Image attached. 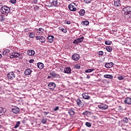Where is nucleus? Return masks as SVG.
<instances>
[{"mask_svg": "<svg viewBox=\"0 0 131 131\" xmlns=\"http://www.w3.org/2000/svg\"><path fill=\"white\" fill-rule=\"evenodd\" d=\"M114 5L115 7H121L120 0H115Z\"/></svg>", "mask_w": 131, "mask_h": 131, "instance_id": "4468645a", "label": "nucleus"}, {"mask_svg": "<svg viewBox=\"0 0 131 131\" xmlns=\"http://www.w3.org/2000/svg\"><path fill=\"white\" fill-rule=\"evenodd\" d=\"M113 65H114L113 62H108L105 63V67L106 68H111L112 67H113Z\"/></svg>", "mask_w": 131, "mask_h": 131, "instance_id": "6ab92c4d", "label": "nucleus"}, {"mask_svg": "<svg viewBox=\"0 0 131 131\" xmlns=\"http://www.w3.org/2000/svg\"><path fill=\"white\" fill-rule=\"evenodd\" d=\"M88 114H89V113L88 111H85L83 113H82V115H88Z\"/></svg>", "mask_w": 131, "mask_h": 131, "instance_id": "49530a36", "label": "nucleus"}, {"mask_svg": "<svg viewBox=\"0 0 131 131\" xmlns=\"http://www.w3.org/2000/svg\"><path fill=\"white\" fill-rule=\"evenodd\" d=\"M7 77L9 79L13 80L15 77H16V75L13 72H10L7 74Z\"/></svg>", "mask_w": 131, "mask_h": 131, "instance_id": "6e6552de", "label": "nucleus"}, {"mask_svg": "<svg viewBox=\"0 0 131 131\" xmlns=\"http://www.w3.org/2000/svg\"><path fill=\"white\" fill-rule=\"evenodd\" d=\"M16 0H10V3L11 4H16Z\"/></svg>", "mask_w": 131, "mask_h": 131, "instance_id": "c03bdc74", "label": "nucleus"}, {"mask_svg": "<svg viewBox=\"0 0 131 131\" xmlns=\"http://www.w3.org/2000/svg\"><path fill=\"white\" fill-rule=\"evenodd\" d=\"M54 38V36H49L48 37V41L51 43L53 42Z\"/></svg>", "mask_w": 131, "mask_h": 131, "instance_id": "b1692460", "label": "nucleus"}, {"mask_svg": "<svg viewBox=\"0 0 131 131\" xmlns=\"http://www.w3.org/2000/svg\"><path fill=\"white\" fill-rule=\"evenodd\" d=\"M32 3H34V4H37V0H33Z\"/></svg>", "mask_w": 131, "mask_h": 131, "instance_id": "3c124183", "label": "nucleus"}, {"mask_svg": "<svg viewBox=\"0 0 131 131\" xmlns=\"http://www.w3.org/2000/svg\"><path fill=\"white\" fill-rule=\"evenodd\" d=\"M30 30L29 28L25 29V32H29Z\"/></svg>", "mask_w": 131, "mask_h": 131, "instance_id": "de8ad7c7", "label": "nucleus"}, {"mask_svg": "<svg viewBox=\"0 0 131 131\" xmlns=\"http://www.w3.org/2000/svg\"><path fill=\"white\" fill-rule=\"evenodd\" d=\"M50 77H51V76H49L48 77V78H50Z\"/></svg>", "mask_w": 131, "mask_h": 131, "instance_id": "bf43d9fd", "label": "nucleus"}, {"mask_svg": "<svg viewBox=\"0 0 131 131\" xmlns=\"http://www.w3.org/2000/svg\"><path fill=\"white\" fill-rule=\"evenodd\" d=\"M118 79H119V80H123V79H124V77L122 75L119 76L118 77Z\"/></svg>", "mask_w": 131, "mask_h": 131, "instance_id": "f704fd0d", "label": "nucleus"}, {"mask_svg": "<svg viewBox=\"0 0 131 131\" xmlns=\"http://www.w3.org/2000/svg\"><path fill=\"white\" fill-rule=\"evenodd\" d=\"M36 40H39L41 43H43L44 42H46V38H45V37L42 36H36Z\"/></svg>", "mask_w": 131, "mask_h": 131, "instance_id": "423d86ee", "label": "nucleus"}, {"mask_svg": "<svg viewBox=\"0 0 131 131\" xmlns=\"http://www.w3.org/2000/svg\"><path fill=\"white\" fill-rule=\"evenodd\" d=\"M33 62H34V60L33 59H31L29 61V63H33Z\"/></svg>", "mask_w": 131, "mask_h": 131, "instance_id": "603ef678", "label": "nucleus"}, {"mask_svg": "<svg viewBox=\"0 0 131 131\" xmlns=\"http://www.w3.org/2000/svg\"><path fill=\"white\" fill-rule=\"evenodd\" d=\"M122 15L123 17L126 19H130L131 18V7H127L124 8L122 11Z\"/></svg>", "mask_w": 131, "mask_h": 131, "instance_id": "f257e3e1", "label": "nucleus"}, {"mask_svg": "<svg viewBox=\"0 0 131 131\" xmlns=\"http://www.w3.org/2000/svg\"><path fill=\"white\" fill-rule=\"evenodd\" d=\"M50 75H51V76H53V77H57V74L55 72L51 73Z\"/></svg>", "mask_w": 131, "mask_h": 131, "instance_id": "473e14b6", "label": "nucleus"}, {"mask_svg": "<svg viewBox=\"0 0 131 131\" xmlns=\"http://www.w3.org/2000/svg\"><path fill=\"white\" fill-rule=\"evenodd\" d=\"M0 58H2V54H0Z\"/></svg>", "mask_w": 131, "mask_h": 131, "instance_id": "052dcab7", "label": "nucleus"}, {"mask_svg": "<svg viewBox=\"0 0 131 131\" xmlns=\"http://www.w3.org/2000/svg\"><path fill=\"white\" fill-rule=\"evenodd\" d=\"M76 102L78 107H83L85 104V102L83 101V100L80 99L79 98L77 99Z\"/></svg>", "mask_w": 131, "mask_h": 131, "instance_id": "20e7f679", "label": "nucleus"}, {"mask_svg": "<svg viewBox=\"0 0 131 131\" xmlns=\"http://www.w3.org/2000/svg\"><path fill=\"white\" fill-rule=\"evenodd\" d=\"M48 88L50 90H54L56 88V83L54 82H50L48 85Z\"/></svg>", "mask_w": 131, "mask_h": 131, "instance_id": "f8f14e48", "label": "nucleus"}, {"mask_svg": "<svg viewBox=\"0 0 131 131\" xmlns=\"http://www.w3.org/2000/svg\"><path fill=\"white\" fill-rule=\"evenodd\" d=\"M11 12V9L8 6H4L1 8V13L4 15H7Z\"/></svg>", "mask_w": 131, "mask_h": 131, "instance_id": "f03ea898", "label": "nucleus"}, {"mask_svg": "<svg viewBox=\"0 0 131 131\" xmlns=\"http://www.w3.org/2000/svg\"><path fill=\"white\" fill-rule=\"evenodd\" d=\"M83 39H84V37L82 36L81 38L74 40L73 41V43L74 45H78L79 42H82L83 41Z\"/></svg>", "mask_w": 131, "mask_h": 131, "instance_id": "0eeeda50", "label": "nucleus"}, {"mask_svg": "<svg viewBox=\"0 0 131 131\" xmlns=\"http://www.w3.org/2000/svg\"><path fill=\"white\" fill-rule=\"evenodd\" d=\"M61 31H62L64 33H66L67 32V30L66 29H62Z\"/></svg>", "mask_w": 131, "mask_h": 131, "instance_id": "a18cd8bd", "label": "nucleus"}, {"mask_svg": "<svg viewBox=\"0 0 131 131\" xmlns=\"http://www.w3.org/2000/svg\"><path fill=\"white\" fill-rule=\"evenodd\" d=\"M64 73H67V74H69V73H71V68H64L63 70Z\"/></svg>", "mask_w": 131, "mask_h": 131, "instance_id": "f3484780", "label": "nucleus"}, {"mask_svg": "<svg viewBox=\"0 0 131 131\" xmlns=\"http://www.w3.org/2000/svg\"><path fill=\"white\" fill-rule=\"evenodd\" d=\"M112 31H113V32H116L117 31V30H112Z\"/></svg>", "mask_w": 131, "mask_h": 131, "instance_id": "4d7b16f0", "label": "nucleus"}, {"mask_svg": "<svg viewBox=\"0 0 131 131\" xmlns=\"http://www.w3.org/2000/svg\"><path fill=\"white\" fill-rule=\"evenodd\" d=\"M10 54V50L9 49H6L4 51V52L2 53V55L3 56H9Z\"/></svg>", "mask_w": 131, "mask_h": 131, "instance_id": "aec40b11", "label": "nucleus"}, {"mask_svg": "<svg viewBox=\"0 0 131 131\" xmlns=\"http://www.w3.org/2000/svg\"><path fill=\"white\" fill-rule=\"evenodd\" d=\"M31 72H32V71L30 70V69H27L25 71V75H30V74H31Z\"/></svg>", "mask_w": 131, "mask_h": 131, "instance_id": "412c9836", "label": "nucleus"}, {"mask_svg": "<svg viewBox=\"0 0 131 131\" xmlns=\"http://www.w3.org/2000/svg\"><path fill=\"white\" fill-rule=\"evenodd\" d=\"M4 113H5V112L4 111V108H3V107H0V116L3 115Z\"/></svg>", "mask_w": 131, "mask_h": 131, "instance_id": "2f4dec72", "label": "nucleus"}, {"mask_svg": "<svg viewBox=\"0 0 131 131\" xmlns=\"http://www.w3.org/2000/svg\"><path fill=\"white\" fill-rule=\"evenodd\" d=\"M111 43H112V41H111L106 40L105 41V45H111Z\"/></svg>", "mask_w": 131, "mask_h": 131, "instance_id": "58836bf2", "label": "nucleus"}, {"mask_svg": "<svg viewBox=\"0 0 131 131\" xmlns=\"http://www.w3.org/2000/svg\"><path fill=\"white\" fill-rule=\"evenodd\" d=\"M72 58L74 61H78L80 57L78 54L75 53L72 55Z\"/></svg>", "mask_w": 131, "mask_h": 131, "instance_id": "1a4fd4ad", "label": "nucleus"}, {"mask_svg": "<svg viewBox=\"0 0 131 131\" xmlns=\"http://www.w3.org/2000/svg\"><path fill=\"white\" fill-rule=\"evenodd\" d=\"M76 5L74 3H72L70 4L69 6V9L70 11H72V12H75L76 11Z\"/></svg>", "mask_w": 131, "mask_h": 131, "instance_id": "39448f33", "label": "nucleus"}, {"mask_svg": "<svg viewBox=\"0 0 131 131\" xmlns=\"http://www.w3.org/2000/svg\"><path fill=\"white\" fill-rule=\"evenodd\" d=\"M19 111H20V109L18 107L15 106L12 109V112L13 113H15V114H17L19 113Z\"/></svg>", "mask_w": 131, "mask_h": 131, "instance_id": "dca6fc26", "label": "nucleus"}, {"mask_svg": "<svg viewBox=\"0 0 131 131\" xmlns=\"http://www.w3.org/2000/svg\"><path fill=\"white\" fill-rule=\"evenodd\" d=\"M105 50H106L107 52L111 53V52H112V47L111 46H107L106 47Z\"/></svg>", "mask_w": 131, "mask_h": 131, "instance_id": "cd10ccee", "label": "nucleus"}, {"mask_svg": "<svg viewBox=\"0 0 131 131\" xmlns=\"http://www.w3.org/2000/svg\"><path fill=\"white\" fill-rule=\"evenodd\" d=\"M93 71H95V69H89L86 70L85 72V73H90V72H93Z\"/></svg>", "mask_w": 131, "mask_h": 131, "instance_id": "c85d7f7f", "label": "nucleus"}, {"mask_svg": "<svg viewBox=\"0 0 131 131\" xmlns=\"http://www.w3.org/2000/svg\"><path fill=\"white\" fill-rule=\"evenodd\" d=\"M80 65L77 64H76L75 66V68H76V69H80Z\"/></svg>", "mask_w": 131, "mask_h": 131, "instance_id": "ea45409f", "label": "nucleus"}, {"mask_svg": "<svg viewBox=\"0 0 131 131\" xmlns=\"http://www.w3.org/2000/svg\"><path fill=\"white\" fill-rule=\"evenodd\" d=\"M98 54L99 56H103V55H104V52L102 51H100L98 52Z\"/></svg>", "mask_w": 131, "mask_h": 131, "instance_id": "a19ab883", "label": "nucleus"}, {"mask_svg": "<svg viewBox=\"0 0 131 131\" xmlns=\"http://www.w3.org/2000/svg\"><path fill=\"white\" fill-rule=\"evenodd\" d=\"M86 78L90 79L91 78V77L90 76V75H87Z\"/></svg>", "mask_w": 131, "mask_h": 131, "instance_id": "6e6d98bb", "label": "nucleus"}, {"mask_svg": "<svg viewBox=\"0 0 131 131\" xmlns=\"http://www.w3.org/2000/svg\"><path fill=\"white\" fill-rule=\"evenodd\" d=\"M68 113L70 115H74L75 114V112L73 110L70 109L68 110Z\"/></svg>", "mask_w": 131, "mask_h": 131, "instance_id": "a878e982", "label": "nucleus"}, {"mask_svg": "<svg viewBox=\"0 0 131 131\" xmlns=\"http://www.w3.org/2000/svg\"><path fill=\"white\" fill-rule=\"evenodd\" d=\"M80 16H84V14H85V11L84 9H81L79 12Z\"/></svg>", "mask_w": 131, "mask_h": 131, "instance_id": "393cba45", "label": "nucleus"}, {"mask_svg": "<svg viewBox=\"0 0 131 131\" xmlns=\"http://www.w3.org/2000/svg\"><path fill=\"white\" fill-rule=\"evenodd\" d=\"M125 104L127 105H130L131 104V98L129 97H127L125 100L124 101Z\"/></svg>", "mask_w": 131, "mask_h": 131, "instance_id": "a211bd4d", "label": "nucleus"}, {"mask_svg": "<svg viewBox=\"0 0 131 131\" xmlns=\"http://www.w3.org/2000/svg\"><path fill=\"white\" fill-rule=\"evenodd\" d=\"M45 32V30L42 28H40L37 30V33L40 35H42Z\"/></svg>", "mask_w": 131, "mask_h": 131, "instance_id": "2eb2a0df", "label": "nucleus"}, {"mask_svg": "<svg viewBox=\"0 0 131 131\" xmlns=\"http://www.w3.org/2000/svg\"><path fill=\"white\" fill-rule=\"evenodd\" d=\"M128 115L129 118H131V111L129 113H128Z\"/></svg>", "mask_w": 131, "mask_h": 131, "instance_id": "864d4df0", "label": "nucleus"}, {"mask_svg": "<svg viewBox=\"0 0 131 131\" xmlns=\"http://www.w3.org/2000/svg\"><path fill=\"white\" fill-rule=\"evenodd\" d=\"M6 20V16L4 15H0V21H5Z\"/></svg>", "mask_w": 131, "mask_h": 131, "instance_id": "c756f323", "label": "nucleus"}, {"mask_svg": "<svg viewBox=\"0 0 131 131\" xmlns=\"http://www.w3.org/2000/svg\"><path fill=\"white\" fill-rule=\"evenodd\" d=\"M10 58H18V59H23V56H22V54H20L17 52H13Z\"/></svg>", "mask_w": 131, "mask_h": 131, "instance_id": "7ed1b4c3", "label": "nucleus"}, {"mask_svg": "<svg viewBox=\"0 0 131 131\" xmlns=\"http://www.w3.org/2000/svg\"><path fill=\"white\" fill-rule=\"evenodd\" d=\"M123 121H124L125 122H128V119H127V118H123Z\"/></svg>", "mask_w": 131, "mask_h": 131, "instance_id": "37998d69", "label": "nucleus"}, {"mask_svg": "<svg viewBox=\"0 0 131 131\" xmlns=\"http://www.w3.org/2000/svg\"><path fill=\"white\" fill-rule=\"evenodd\" d=\"M49 113H50V112H43L44 115H48V114H49Z\"/></svg>", "mask_w": 131, "mask_h": 131, "instance_id": "09e8293b", "label": "nucleus"}, {"mask_svg": "<svg viewBox=\"0 0 131 131\" xmlns=\"http://www.w3.org/2000/svg\"><path fill=\"white\" fill-rule=\"evenodd\" d=\"M85 125L86 126H87L88 127H91V126H92V124H91V123L89 122H86L85 123Z\"/></svg>", "mask_w": 131, "mask_h": 131, "instance_id": "e433bc0d", "label": "nucleus"}, {"mask_svg": "<svg viewBox=\"0 0 131 131\" xmlns=\"http://www.w3.org/2000/svg\"><path fill=\"white\" fill-rule=\"evenodd\" d=\"M29 36L31 38H34V37H35V34H34V33L33 32H30Z\"/></svg>", "mask_w": 131, "mask_h": 131, "instance_id": "7c9ffc66", "label": "nucleus"}, {"mask_svg": "<svg viewBox=\"0 0 131 131\" xmlns=\"http://www.w3.org/2000/svg\"><path fill=\"white\" fill-rule=\"evenodd\" d=\"M50 5H51V3H49V6H50Z\"/></svg>", "mask_w": 131, "mask_h": 131, "instance_id": "680f3d73", "label": "nucleus"}, {"mask_svg": "<svg viewBox=\"0 0 131 131\" xmlns=\"http://www.w3.org/2000/svg\"><path fill=\"white\" fill-rule=\"evenodd\" d=\"M83 24L84 25L88 26V25H89V24H90V22H89V21H88V20H85V21H83Z\"/></svg>", "mask_w": 131, "mask_h": 131, "instance_id": "c9c22d12", "label": "nucleus"}, {"mask_svg": "<svg viewBox=\"0 0 131 131\" xmlns=\"http://www.w3.org/2000/svg\"><path fill=\"white\" fill-rule=\"evenodd\" d=\"M82 97L85 100H90L91 99V96H89V94L85 93L82 94Z\"/></svg>", "mask_w": 131, "mask_h": 131, "instance_id": "ddd939ff", "label": "nucleus"}, {"mask_svg": "<svg viewBox=\"0 0 131 131\" xmlns=\"http://www.w3.org/2000/svg\"><path fill=\"white\" fill-rule=\"evenodd\" d=\"M67 24H68V25L71 24V22L70 21H67Z\"/></svg>", "mask_w": 131, "mask_h": 131, "instance_id": "5fc2aeb1", "label": "nucleus"}, {"mask_svg": "<svg viewBox=\"0 0 131 131\" xmlns=\"http://www.w3.org/2000/svg\"><path fill=\"white\" fill-rule=\"evenodd\" d=\"M57 110H59V106L56 107L54 109V111H57Z\"/></svg>", "mask_w": 131, "mask_h": 131, "instance_id": "8fccbe9b", "label": "nucleus"}, {"mask_svg": "<svg viewBox=\"0 0 131 131\" xmlns=\"http://www.w3.org/2000/svg\"><path fill=\"white\" fill-rule=\"evenodd\" d=\"M36 8H37V9H39V7H38V6H37Z\"/></svg>", "mask_w": 131, "mask_h": 131, "instance_id": "13d9d810", "label": "nucleus"}, {"mask_svg": "<svg viewBox=\"0 0 131 131\" xmlns=\"http://www.w3.org/2000/svg\"><path fill=\"white\" fill-rule=\"evenodd\" d=\"M41 122L42 123H43V124H46V123H47V119L43 118Z\"/></svg>", "mask_w": 131, "mask_h": 131, "instance_id": "4c0bfd02", "label": "nucleus"}, {"mask_svg": "<svg viewBox=\"0 0 131 131\" xmlns=\"http://www.w3.org/2000/svg\"><path fill=\"white\" fill-rule=\"evenodd\" d=\"M98 108L101 110H106V109H108V105L106 104H101L98 105Z\"/></svg>", "mask_w": 131, "mask_h": 131, "instance_id": "9b49d317", "label": "nucleus"}, {"mask_svg": "<svg viewBox=\"0 0 131 131\" xmlns=\"http://www.w3.org/2000/svg\"><path fill=\"white\" fill-rule=\"evenodd\" d=\"M48 7H58V0H53L52 3H50Z\"/></svg>", "mask_w": 131, "mask_h": 131, "instance_id": "9d476101", "label": "nucleus"}, {"mask_svg": "<svg viewBox=\"0 0 131 131\" xmlns=\"http://www.w3.org/2000/svg\"><path fill=\"white\" fill-rule=\"evenodd\" d=\"M20 121H18L17 123L15 125L14 128H17V127H19V126L20 125Z\"/></svg>", "mask_w": 131, "mask_h": 131, "instance_id": "72a5a7b5", "label": "nucleus"}, {"mask_svg": "<svg viewBox=\"0 0 131 131\" xmlns=\"http://www.w3.org/2000/svg\"><path fill=\"white\" fill-rule=\"evenodd\" d=\"M37 67L39 68V69H42L43 67H45V64L41 62H38Z\"/></svg>", "mask_w": 131, "mask_h": 131, "instance_id": "5701e85b", "label": "nucleus"}, {"mask_svg": "<svg viewBox=\"0 0 131 131\" xmlns=\"http://www.w3.org/2000/svg\"><path fill=\"white\" fill-rule=\"evenodd\" d=\"M104 77L105 78H109V79H112L113 78V76L112 75H104Z\"/></svg>", "mask_w": 131, "mask_h": 131, "instance_id": "bb28decb", "label": "nucleus"}, {"mask_svg": "<svg viewBox=\"0 0 131 131\" xmlns=\"http://www.w3.org/2000/svg\"><path fill=\"white\" fill-rule=\"evenodd\" d=\"M35 54V52L33 50H28L27 52V55L28 56H33Z\"/></svg>", "mask_w": 131, "mask_h": 131, "instance_id": "4be33fe9", "label": "nucleus"}, {"mask_svg": "<svg viewBox=\"0 0 131 131\" xmlns=\"http://www.w3.org/2000/svg\"><path fill=\"white\" fill-rule=\"evenodd\" d=\"M84 2L85 4H90L92 2V0H84Z\"/></svg>", "mask_w": 131, "mask_h": 131, "instance_id": "79ce46f5", "label": "nucleus"}]
</instances>
